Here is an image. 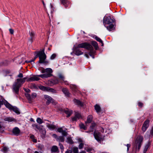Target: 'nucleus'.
Returning a JSON list of instances; mask_svg holds the SVG:
<instances>
[{
    "label": "nucleus",
    "mask_w": 153,
    "mask_h": 153,
    "mask_svg": "<svg viewBox=\"0 0 153 153\" xmlns=\"http://www.w3.org/2000/svg\"><path fill=\"white\" fill-rule=\"evenodd\" d=\"M114 21L110 16H105L103 19V23L104 26L108 30L111 31L115 28Z\"/></svg>",
    "instance_id": "nucleus-1"
},
{
    "label": "nucleus",
    "mask_w": 153,
    "mask_h": 153,
    "mask_svg": "<svg viewBox=\"0 0 153 153\" xmlns=\"http://www.w3.org/2000/svg\"><path fill=\"white\" fill-rule=\"evenodd\" d=\"M26 78L25 77L23 79H18L13 86V90L16 94H18L19 92V89L25 81Z\"/></svg>",
    "instance_id": "nucleus-2"
},
{
    "label": "nucleus",
    "mask_w": 153,
    "mask_h": 153,
    "mask_svg": "<svg viewBox=\"0 0 153 153\" xmlns=\"http://www.w3.org/2000/svg\"><path fill=\"white\" fill-rule=\"evenodd\" d=\"M37 55L39 58V63H43L45 64H47L48 62V61H45L46 56L44 52V50L43 49L42 51L38 52Z\"/></svg>",
    "instance_id": "nucleus-3"
},
{
    "label": "nucleus",
    "mask_w": 153,
    "mask_h": 153,
    "mask_svg": "<svg viewBox=\"0 0 153 153\" xmlns=\"http://www.w3.org/2000/svg\"><path fill=\"white\" fill-rule=\"evenodd\" d=\"M143 140V137L141 136H139L137 137L134 144V147L136 149L137 148V150L138 151H139L141 147Z\"/></svg>",
    "instance_id": "nucleus-4"
},
{
    "label": "nucleus",
    "mask_w": 153,
    "mask_h": 153,
    "mask_svg": "<svg viewBox=\"0 0 153 153\" xmlns=\"http://www.w3.org/2000/svg\"><path fill=\"white\" fill-rule=\"evenodd\" d=\"M4 103L6 107L9 108L10 110H13L14 112L17 114H20V112L18 109L16 107L12 106L7 101L5 102Z\"/></svg>",
    "instance_id": "nucleus-5"
},
{
    "label": "nucleus",
    "mask_w": 153,
    "mask_h": 153,
    "mask_svg": "<svg viewBox=\"0 0 153 153\" xmlns=\"http://www.w3.org/2000/svg\"><path fill=\"white\" fill-rule=\"evenodd\" d=\"M94 135L95 139L98 142L102 141L104 139V136L101 135L97 131H94Z\"/></svg>",
    "instance_id": "nucleus-6"
},
{
    "label": "nucleus",
    "mask_w": 153,
    "mask_h": 153,
    "mask_svg": "<svg viewBox=\"0 0 153 153\" xmlns=\"http://www.w3.org/2000/svg\"><path fill=\"white\" fill-rule=\"evenodd\" d=\"M77 48H86L90 50L93 49L92 46L90 44L86 43H83L78 44Z\"/></svg>",
    "instance_id": "nucleus-7"
},
{
    "label": "nucleus",
    "mask_w": 153,
    "mask_h": 153,
    "mask_svg": "<svg viewBox=\"0 0 153 153\" xmlns=\"http://www.w3.org/2000/svg\"><path fill=\"white\" fill-rule=\"evenodd\" d=\"M41 72L42 73H46L45 74L48 76V77H50L52 76L51 73L53 72V71L51 68H47L45 69L43 68L41 71Z\"/></svg>",
    "instance_id": "nucleus-8"
},
{
    "label": "nucleus",
    "mask_w": 153,
    "mask_h": 153,
    "mask_svg": "<svg viewBox=\"0 0 153 153\" xmlns=\"http://www.w3.org/2000/svg\"><path fill=\"white\" fill-rule=\"evenodd\" d=\"M39 89L44 91H49L55 93L56 91L54 89L50 88L48 87H45L41 85L39 87Z\"/></svg>",
    "instance_id": "nucleus-9"
},
{
    "label": "nucleus",
    "mask_w": 153,
    "mask_h": 153,
    "mask_svg": "<svg viewBox=\"0 0 153 153\" xmlns=\"http://www.w3.org/2000/svg\"><path fill=\"white\" fill-rule=\"evenodd\" d=\"M29 34L30 37L29 39V41L31 43H32L34 39L35 33L32 30H30L29 31Z\"/></svg>",
    "instance_id": "nucleus-10"
},
{
    "label": "nucleus",
    "mask_w": 153,
    "mask_h": 153,
    "mask_svg": "<svg viewBox=\"0 0 153 153\" xmlns=\"http://www.w3.org/2000/svg\"><path fill=\"white\" fill-rule=\"evenodd\" d=\"M149 120H146L144 122L142 127V129L143 132H145L149 126Z\"/></svg>",
    "instance_id": "nucleus-11"
},
{
    "label": "nucleus",
    "mask_w": 153,
    "mask_h": 153,
    "mask_svg": "<svg viewBox=\"0 0 153 153\" xmlns=\"http://www.w3.org/2000/svg\"><path fill=\"white\" fill-rule=\"evenodd\" d=\"M12 133L13 135L18 136L21 134L20 129L17 127H15L12 130Z\"/></svg>",
    "instance_id": "nucleus-12"
},
{
    "label": "nucleus",
    "mask_w": 153,
    "mask_h": 153,
    "mask_svg": "<svg viewBox=\"0 0 153 153\" xmlns=\"http://www.w3.org/2000/svg\"><path fill=\"white\" fill-rule=\"evenodd\" d=\"M151 141H149L147 143L145 144L144 149L143 150V153H146L148 150V149L150 148L151 144Z\"/></svg>",
    "instance_id": "nucleus-13"
},
{
    "label": "nucleus",
    "mask_w": 153,
    "mask_h": 153,
    "mask_svg": "<svg viewBox=\"0 0 153 153\" xmlns=\"http://www.w3.org/2000/svg\"><path fill=\"white\" fill-rule=\"evenodd\" d=\"M39 79V78L38 75H32L28 79L27 81H38Z\"/></svg>",
    "instance_id": "nucleus-14"
},
{
    "label": "nucleus",
    "mask_w": 153,
    "mask_h": 153,
    "mask_svg": "<svg viewBox=\"0 0 153 153\" xmlns=\"http://www.w3.org/2000/svg\"><path fill=\"white\" fill-rule=\"evenodd\" d=\"M81 117V114L79 113L76 112L75 113V116L72 118V120L73 121H76Z\"/></svg>",
    "instance_id": "nucleus-15"
},
{
    "label": "nucleus",
    "mask_w": 153,
    "mask_h": 153,
    "mask_svg": "<svg viewBox=\"0 0 153 153\" xmlns=\"http://www.w3.org/2000/svg\"><path fill=\"white\" fill-rule=\"evenodd\" d=\"M4 120L5 121L8 122H16V120L15 119L11 117H5L4 118Z\"/></svg>",
    "instance_id": "nucleus-16"
},
{
    "label": "nucleus",
    "mask_w": 153,
    "mask_h": 153,
    "mask_svg": "<svg viewBox=\"0 0 153 153\" xmlns=\"http://www.w3.org/2000/svg\"><path fill=\"white\" fill-rule=\"evenodd\" d=\"M45 99L47 100L46 103L47 104H49L50 103L53 102L52 98L49 96L45 95L44 96Z\"/></svg>",
    "instance_id": "nucleus-17"
},
{
    "label": "nucleus",
    "mask_w": 153,
    "mask_h": 153,
    "mask_svg": "<svg viewBox=\"0 0 153 153\" xmlns=\"http://www.w3.org/2000/svg\"><path fill=\"white\" fill-rule=\"evenodd\" d=\"M70 87L73 91L74 92H77L78 91V88L77 86L74 85H71Z\"/></svg>",
    "instance_id": "nucleus-18"
},
{
    "label": "nucleus",
    "mask_w": 153,
    "mask_h": 153,
    "mask_svg": "<svg viewBox=\"0 0 153 153\" xmlns=\"http://www.w3.org/2000/svg\"><path fill=\"white\" fill-rule=\"evenodd\" d=\"M57 130L58 132L62 133V135L64 136H66L67 134V132L63 130L62 128H59Z\"/></svg>",
    "instance_id": "nucleus-19"
},
{
    "label": "nucleus",
    "mask_w": 153,
    "mask_h": 153,
    "mask_svg": "<svg viewBox=\"0 0 153 153\" xmlns=\"http://www.w3.org/2000/svg\"><path fill=\"white\" fill-rule=\"evenodd\" d=\"M94 108L96 112L98 113H99L101 111V108L100 106L98 104H96L94 106Z\"/></svg>",
    "instance_id": "nucleus-20"
},
{
    "label": "nucleus",
    "mask_w": 153,
    "mask_h": 153,
    "mask_svg": "<svg viewBox=\"0 0 153 153\" xmlns=\"http://www.w3.org/2000/svg\"><path fill=\"white\" fill-rule=\"evenodd\" d=\"M62 91L65 96L69 97L70 96V94L68 89L66 88H63Z\"/></svg>",
    "instance_id": "nucleus-21"
},
{
    "label": "nucleus",
    "mask_w": 153,
    "mask_h": 153,
    "mask_svg": "<svg viewBox=\"0 0 153 153\" xmlns=\"http://www.w3.org/2000/svg\"><path fill=\"white\" fill-rule=\"evenodd\" d=\"M58 148L56 146H53L51 148V151L52 152H58Z\"/></svg>",
    "instance_id": "nucleus-22"
},
{
    "label": "nucleus",
    "mask_w": 153,
    "mask_h": 153,
    "mask_svg": "<svg viewBox=\"0 0 153 153\" xmlns=\"http://www.w3.org/2000/svg\"><path fill=\"white\" fill-rule=\"evenodd\" d=\"M58 77L59 79L60 80L62 81L65 83V84H66L67 81L65 80V77L64 76L61 74H59L58 75Z\"/></svg>",
    "instance_id": "nucleus-23"
},
{
    "label": "nucleus",
    "mask_w": 153,
    "mask_h": 153,
    "mask_svg": "<svg viewBox=\"0 0 153 153\" xmlns=\"http://www.w3.org/2000/svg\"><path fill=\"white\" fill-rule=\"evenodd\" d=\"M93 118V117L91 115H89L87 117V120L85 122V123H90L91 122Z\"/></svg>",
    "instance_id": "nucleus-24"
},
{
    "label": "nucleus",
    "mask_w": 153,
    "mask_h": 153,
    "mask_svg": "<svg viewBox=\"0 0 153 153\" xmlns=\"http://www.w3.org/2000/svg\"><path fill=\"white\" fill-rule=\"evenodd\" d=\"M74 103L76 105H77L80 106H82V103L80 102L79 100H76V99H74Z\"/></svg>",
    "instance_id": "nucleus-25"
},
{
    "label": "nucleus",
    "mask_w": 153,
    "mask_h": 153,
    "mask_svg": "<svg viewBox=\"0 0 153 153\" xmlns=\"http://www.w3.org/2000/svg\"><path fill=\"white\" fill-rule=\"evenodd\" d=\"M74 53L77 56L83 54V52L76 49L75 50Z\"/></svg>",
    "instance_id": "nucleus-26"
},
{
    "label": "nucleus",
    "mask_w": 153,
    "mask_h": 153,
    "mask_svg": "<svg viewBox=\"0 0 153 153\" xmlns=\"http://www.w3.org/2000/svg\"><path fill=\"white\" fill-rule=\"evenodd\" d=\"M47 126L48 128L51 130H53L56 128L55 126L49 123L47 124Z\"/></svg>",
    "instance_id": "nucleus-27"
},
{
    "label": "nucleus",
    "mask_w": 153,
    "mask_h": 153,
    "mask_svg": "<svg viewBox=\"0 0 153 153\" xmlns=\"http://www.w3.org/2000/svg\"><path fill=\"white\" fill-rule=\"evenodd\" d=\"M96 125L95 123H93L91 124V125L90 127V130L89 131H86L87 133H90V132L93 131L94 127Z\"/></svg>",
    "instance_id": "nucleus-28"
},
{
    "label": "nucleus",
    "mask_w": 153,
    "mask_h": 153,
    "mask_svg": "<svg viewBox=\"0 0 153 153\" xmlns=\"http://www.w3.org/2000/svg\"><path fill=\"white\" fill-rule=\"evenodd\" d=\"M94 38L97 41L101 43H102V46L103 45V43L101 39L99 37H98L96 36H94Z\"/></svg>",
    "instance_id": "nucleus-29"
},
{
    "label": "nucleus",
    "mask_w": 153,
    "mask_h": 153,
    "mask_svg": "<svg viewBox=\"0 0 153 153\" xmlns=\"http://www.w3.org/2000/svg\"><path fill=\"white\" fill-rule=\"evenodd\" d=\"M65 112L66 114L68 115L67 117H69L72 113V111L71 110L68 109L65 110Z\"/></svg>",
    "instance_id": "nucleus-30"
},
{
    "label": "nucleus",
    "mask_w": 153,
    "mask_h": 153,
    "mask_svg": "<svg viewBox=\"0 0 153 153\" xmlns=\"http://www.w3.org/2000/svg\"><path fill=\"white\" fill-rule=\"evenodd\" d=\"M91 44L96 49L98 48V44L96 41H92L91 42Z\"/></svg>",
    "instance_id": "nucleus-31"
},
{
    "label": "nucleus",
    "mask_w": 153,
    "mask_h": 153,
    "mask_svg": "<svg viewBox=\"0 0 153 153\" xmlns=\"http://www.w3.org/2000/svg\"><path fill=\"white\" fill-rule=\"evenodd\" d=\"M79 126L80 128L83 129L84 130H86L87 129L86 127L83 123H80L79 124Z\"/></svg>",
    "instance_id": "nucleus-32"
},
{
    "label": "nucleus",
    "mask_w": 153,
    "mask_h": 153,
    "mask_svg": "<svg viewBox=\"0 0 153 153\" xmlns=\"http://www.w3.org/2000/svg\"><path fill=\"white\" fill-rule=\"evenodd\" d=\"M38 76L39 77H40L42 78L48 77V76L46 74L38 75Z\"/></svg>",
    "instance_id": "nucleus-33"
},
{
    "label": "nucleus",
    "mask_w": 153,
    "mask_h": 153,
    "mask_svg": "<svg viewBox=\"0 0 153 153\" xmlns=\"http://www.w3.org/2000/svg\"><path fill=\"white\" fill-rule=\"evenodd\" d=\"M37 122L40 124H41L43 123V121L40 118H38L36 119Z\"/></svg>",
    "instance_id": "nucleus-34"
},
{
    "label": "nucleus",
    "mask_w": 153,
    "mask_h": 153,
    "mask_svg": "<svg viewBox=\"0 0 153 153\" xmlns=\"http://www.w3.org/2000/svg\"><path fill=\"white\" fill-rule=\"evenodd\" d=\"M67 142L69 143H73L71 137H68L67 139Z\"/></svg>",
    "instance_id": "nucleus-35"
},
{
    "label": "nucleus",
    "mask_w": 153,
    "mask_h": 153,
    "mask_svg": "<svg viewBox=\"0 0 153 153\" xmlns=\"http://www.w3.org/2000/svg\"><path fill=\"white\" fill-rule=\"evenodd\" d=\"M32 126L33 127H35L36 129L40 130L41 128L39 126H38L36 124H34L32 125Z\"/></svg>",
    "instance_id": "nucleus-36"
},
{
    "label": "nucleus",
    "mask_w": 153,
    "mask_h": 153,
    "mask_svg": "<svg viewBox=\"0 0 153 153\" xmlns=\"http://www.w3.org/2000/svg\"><path fill=\"white\" fill-rule=\"evenodd\" d=\"M73 151L74 153H78V150L77 147H74L73 148Z\"/></svg>",
    "instance_id": "nucleus-37"
},
{
    "label": "nucleus",
    "mask_w": 153,
    "mask_h": 153,
    "mask_svg": "<svg viewBox=\"0 0 153 153\" xmlns=\"http://www.w3.org/2000/svg\"><path fill=\"white\" fill-rule=\"evenodd\" d=\"M60 1L61 4L64 5H65L68 2V1L67 0H60Z\"/></svg>",
    "instance_id": "nucleus-38"
},
{
    "label": "nucleus",
    "mask_w": 153,
    "mask_h": 153,
    "mask_svg": "<svg viewBox=\"0 0 153 153\" xmlns=\"http://www.w3.org/2000/svg\"><path fill=\"white\" fill-rule=\"evenodd\" d=\"M8 150V148L6 147H4L3 149V151L4 152H6Z\"/></svg>",
    "instance_id": "nucleus-39"
},
{
    "label": "nucleus",
    "mask_w": 153,
    "mask_h": 153,
    "mask_svg": "<svg viewBox=\"0 0 153 153\" xmlns=\"http://www.w3.org/2000/svg\"><path fill=\"white\" fill-rule=\"evenodd\" d=\"M58 139L60 142H62L64 141V138L63 137H60Z\"/></svg>",
    "instance_id": "nucleus-40"
},
{
    "label": "nucleus",
    "mask_w": 153,
    "mask_h": 153,
    "mask_svg": "<svg viewBox=\"0 0 153 153\" xmlns=\"http://www.w3.org/2000/svg\"><path fill=\"white\" fill-rule=\"evenodd\" d=\"M83 143H80L79 146V148L80 149H82L83 146Z\"/></svg>",
    "instance_id": "nucleus-41"
},
{
    "label": "nucleus",
    "mask_w": 153,
    "mask_h": 153,
    "mask_svg": "<svg viewBox=\"0 0 153 153\" xmlns=\"http://www.w3.org/2000/svg\"><path fill=\"white\" fill-rule=\"evenodd\" d=\"M56 56V55L55 54H53L51 56V59H53L55 58Z\"/></svg>",
    "instance_id": "nucleus-42"
},
{
    "label": "nucleus",
    "mask_w": 153,
    "mask_h": 153,
    "mask_svg": "<svg viewBox=\"0 0 153 153\" xmlns=\"http://www.w3.org/2000/svg\"><path fill=\"white\" fill-rule=\"evenodd\" d=\"M150 136H152L153 135V126L150 132Z\"/></svg>",
    "instance_id": "nucleus-43"
},
{
    "label": "nucleus",
    "mask_w": 153,
    "mask_h": 153,
    "mask_svg": "<svg viewBox=\"0 0 153 153\" xmlns=\"http://www.w3.org/2000/svg\"><path fill=\"white\" fill-rule=\"evenodd\" d=\"M26 97H27V98L28 99H30V95L29 94H25Z\"/></svg>",
    "instance_id": "nucleus-44"
},
{
    "label": "nucleus",
    "mask_w": 153,
    "mask_h": 153,
    "mask_svg": "<svg viewBox=\"0 0 153 153\" xmlns=\"http://www.w3.org/2000/svg\"><path fill=\"white\" fill-rule=\"evenodd\" d=\"M36 96V94L35 93H33L32 94V97L33 98H35Z\"/></svg>",
    "instance_id": "nucleus-45"
},
{
    "label": "nucleus",
    "mask_w": 153,
    "mask_h": 153,
    "mask_svg": "<svg viewBox=\"0 0 153 153\" xmlns=\"http://www.w3.org/2000/svg\"><path fill=\"white\" fill-rule=\"evenodd\" d=\"M143 104L140 102H139L138 103V105L140 107H142V106H143Z\"/></svg>",
    "instance_id": "nucleus-46"
},
{
    "label": "nucleus",
    "mask_w": 153,
    "mask_h": 153,
    "mask_svg": "<svg viewBox=\"0 0 153 153\" xmlns=\"http://www.w3.org/2000/svg\"><path fill=\"white\" fill-rule=\"evenodd\" d=\"M3 100L2 99H0V107H1V105L3 104Z\"/></svg>",
    "instance_id": "nucleus-47"
},
{
    "label": "nucleus",
    "mask_w": 153,
    "mask_h": 153,
    "mask_svg": "<svg viewBox=\"0 0 153 153\" xmlns=\"http://www.w3.org/2000/svg\"><path fill=\"white\" fill-rule=\"evenodd\" d=\"M9 31L10 33L11 34H13L14 32V31L13 29H9Z\"/></svg>",
    "instance_id": "nucleus-48"
},
{
    "label": "nucleus",
    "mask_w": 153,
    "mask_h": 153,
    "mask_svg": "<svg viewBox=\"0 0 153 153\" xmlns=\"http://www.w3.org/2000/svg\"><path fill=\"white\" fill-rule=\"evenodd\" d=\"M50 6L51 8V11L52 12L53 11V5L51 4H50Z\"/></svg>",
    "instance_id": "nucleus-49"
},
{
    "label": "nucleus",
    "mask_w": 153,
    "mask_h": 153,
    "mask_svg": "<svg viewBox=\"0 0 153 153\" xmlns=\"http://www.w3.org/2000/svg\"><path fill=\"white\" fill-rule=\"evenodd\" d=\"M65 153H72V151L70 150H67Z\"/></svg>",
    "instance_id": "nucleus-50"
},
{
    "label": "nucleus",
    "mask_w": 153,
    "mask_h": 153,
    "mask_svg": "<svg viewBox=\"0 0 153 153\" xmlns=\"http://www.w3.org/2000/svg\"><path fill=\"white\" fill-rule=\"evenodd\" d=\"M30 138L32 140L33 139H34V135L32 134H30Z\"/></svg>",
    "instance_id": "nucleus-51"
},
{
    "label": "nucleus",
    "mask_w": 153,
    "mask_h": 153,
    "mask_svg": "<svg viewBox=\"0 0 153 153\" xmlns=\"http://www.w3.org/2000/svg\"><path fill=\"white\" fill-rule=\"evenodd\" d=\"M18 76L19 77L22 78L23 76V74L22 73H20L18 75Z\"/></svg>",
    "instance_id": "nucleus-52"
},
{
    "label": "nucleus",
    "mask_w": 153,
    "mask_h": 153,
    "mask_svg": "<svg viewBox=\"0 0 153 153\" xmlns=\"http://www.w3.org/2000/svg\"><path fill=\"white\" fill-rule=\"evenodd\" d=\"M86 151L88 152H90L91 150H92V149L91 148H87V149H86Z\"/></svg>",
    "instance_id": "nucleus-53"
},
{
    "label": "nucleus",
    "mask_w": 153,
    "mask_h": 153,
    "mask_svg": "<svg viewBox=\"0 0 153 153\" xmlns=\"http://www.w3.org/2000/svg\"><path fill=\"white\" fill-rule=\"evenodd\" d=\"M53 82L55 84L58 83L59 82V81L57 79H56Z\"/></svg>",
    "instance_id": "nucleus-54"
},
{
    "label": "nucleus",
    "mask_w": 153,
    "mask_h": 153,
    "mask_svg": "<svg viewBox=\"0 0 153 153\" xmlns=\"http://www.w3.org/2000/svg\"><path fill=\"white\" fill-rule=\"evenodd\" d=\"M126 146H127V150L128 151L129 149V148L130 146V145L129 144H127Z\"/></svg>",
    "instance_id": "nucleus-55"
},
{
    "label": "nucleus",
    "mask_w": 153,
    "mask_h": 153,
    "mask_svg": "<svg viewBox=\"0 0 153 153\" xmlns=\"http://www.w3.org/2000/svg\"><path fill=\"white\" fill-rule=\"evenodd\" d=\"M34 61L33 59H32L31 60H30L29 61H26V62L28 63V62H33Z\"/></svg>",
    "instance_id": "nucleus-56"
},
{
    "label": "nucleus",
    "mask_w": 153,
    "mask_h": 153,
    "mask_svg": "<svg viewBox=\"0 0 153 153\" xmlns=\"http://www.w3.org/2000/svg\"><path fill=\"white\" fill-rule=\"evenodd\" d=\"M25 91L28 93L30 92V90L29 89H25Z\"/></svg>",
    "instance_id": "nucleus-57"
},
{
    "label": "nucleus",
    "mask_w": 153,
    "mask_h": 153,
    "mask_svg": "<svg viewBox=\"0 0 153 153\" xmlns=\"http://www.w3.org/2000/svg\"><path fill=\"white\" fill-rule=\"evenodd\" d=\"M59 145L60 146V149H64V147L61 144H59Z\"/></svg>",
    "instance_id": "nucleus-58"
},
{
    "label": "nucleus",
    "mask_w": 153,
    "mask_h": 153,
    "mask_svg": "<svg viewBox=\"0 0 153 153\" xmlns=\"http://www.w3.org/2000/svg\"><path fill=\"white\" fill-rule=\"evenodd\" d=\"M52 136L54 137V138H56L57 137V136L56 135V134H52Z\"/></svg>",
    "instance_id": "nucleus-59"
},
{
    "label": "nucleus",
    "mask_w": 153,
    "mask_h": 153,
    "mask_svg": "<svg viewBox=\"0 0 153 153\" xmlns=\"http://www.w3.org/2000/svg\"><path fill=\"white\" fill-rule=\"evenodd\" d=\"M33 141L34 142L36 143L37 142V140L36 139H35L34 138V139H32Z\"/></svg>",
    "instance_id": "nucleus-60"
},
{
    "label": "nucleus",
    "mask_w": 153,
    "mask_h": 153,
    "mask_svg": "<svg viewBox=\"0 0 153 153\" xmlns=\"http://www.w3.org/2000/svg\"><path fill=\"white\" fill-rule=\"evenodd\" d=\"M38 56V55H37H37H36V56L34 58V59H33L34 60H35L36 59L37 57Z\"/></svg>",
    "instance_id": "nucleus-61"
},
{
    "label": "nucleus",
    "mask_w": 153,
    "mask_h": 153,
    "mask_svg": "<svg viewBox=\"0 0 153 153\" xmlns=\"http://www.w3.org/2000/svg\"><path fill=\"white\" fill-rule=\"evenodd\" d=\"M79 153H86V152L83 151H82Z\"/></svg>",
    "instance_id": "nucleus-62"
},
{
    "label": "nucleus",
    "mask_w": 153,
    "mask_h": 153,
    "mask_svg": "<svg viewBox=\"0 0 153 153\" xmlns=\"http://www.w3.org/2000/svg\"><path fill=\"white\" fill-rule=\"evenodd\" d=\"M85 56L87 57V58H88V54H85Z\"/></svg>",
    "instance_id": "nucleus-63"
},
{
    "label": "nucleus",
    "mask_w": 153,
    "mask_h": 153,
    "mask_svg": "<svg viewBox=\"0 0 153 153\" xmlns=\"http://www.w3.org/2000/svg\"><path fill=\"white\" fill-rule=\"evenodd\" d=\"M34 153H39V152L37 151H36Z\"/></svg>",
    "instance_id": "nucleus-64"
}]
</instances>
